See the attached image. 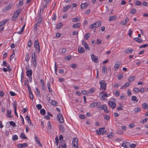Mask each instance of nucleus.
I'll return each instance as SVG.
<instances>
[{"label":"nucleus","mask_w":148,"mask_h":148,"mask_svg":"<svg viewBox=\"0 0 148 148\" xmlns=\"http://www.w3.org/2000/svg\"><path fill=\"white\" fill-rule=\"evenodd\" d=\"M34 47L36 51L38 53H39L40 51V48L39 43L38 40H36L34 42Z\"/></svg>","instance_id":"f03ea898"},{"label":"nucleus","mask_w":148,"mask_h":148,"mask_svg":"<svg viewBox=\"0 0 148 148\" xmlns=\"http://www.w3.org/2000/svg\"><path fill=\"white\" fill-rule=\"evenodd\" d=\"M134 3L136 5L138 6H140L141 5L142 3L140 1L136 0L135 1Z\"/></svg>","instance_id":"e433bc0d"},{"label":"nucleus","mask_w":148,"mask_h":148,"mask_svg":"<svg viewBox=\"0 0 148 148\" xmlns=\"http://www.w3.org/2000/svg\"><path fill=\"white\" fill-rule=\"evenodd\" d=\"M79 118L81 119H84L86 118L85 116L84 115L80 114L79 115Z\"/></svg>","instance_id":"e2e57ef3"},{"label":"nucleus","mask_w":148,"mask_h":148,"mask_svg":"<svg viewBox=\"0 0 148 148\" xmlns=\"http://www.w3.org/2000/svg\"><path fill=\"white\" fill-rule=\"evenodd\" d=\"M135 79V77L134 76L130 77L128 79V80L130 82H132Z\"/></svg>","instance_id":"c9c22d12"},{"label":"nucleus","mask_w":148,"mask_h":148,"mask_svg":"<svg viewBox=\"0 0 148 148\" xmlns=\"http://www.w3.org/2000/svg\"><path fill=\"white\" fill-rule=\"evenodd\" d=\"M11 111L10 110H8L7 111V116L10 118L12 117V116L11 115Z\"/></svg>","instance_id":"58836bf2"},{"label":"nucleus","mask_w":148,"mask_h":148,"mask_svg":"<svg viewBox=\"0 0 148 148\" xmlns=\"http://www.w3.org/2000/svg\"><path fill=\"white\" fill-rule=\"evenodd\" d=\"M99 84L101 86L100 89L101 90L104 89V90H105L106 88L107 83L104 80H102L101 81H99Z\"/></svg>","instance_id":"20e7f679"},{"label":"nucleus","mask_w":148,"mask_h":148,"mask_svg":"<svg viewBox=\"0 0 148 148\" xmlns=\"http://www.w3.org/2000/svg\"><path fill=\"white\" fill-rule=\"evenodd\" d=\"M25 68L26 70V75L28 77L31 76L32 74V70L31 69L29 70L27 67H26Z\"/></svg>","instance_id":"9b49d317"},{"label":"nucleus","mask_w":148,"mask_h":148,"mask_svg":"<svg viewBox=\"0 0 148 148\" xmlns=\"http://www.w3.org/2000/svg\"><path fill=\"white\" fill-rule=\"evenodd\" d=\"M106 106V105L104 104L98 106L97 108L99 110H103L104 109V108Z\"/></svg>","instance_id":"c85d7f7f"},{"label":"nucleus","mask_w":148,"mask_h":148,"mask_svg":"<svg viewBox=\"0 0 148 148\" xmlns=\"http://www.w3.org/2000/svg\"><path fill=\"white\" fill-rule=\"evenodd\" d=\"M13 5V3H12L9 4L7 6L4 7L3 9V12H6L7 11L10 9L12 6Z\"/></svg>","instance_id":"0eeeda50"},{"label":"nucleus","mask_w":148,"mask_h":148,"mask_svg":"<svg viewBox=\"0 0 148 148\" xmlns=\"http://www.w3.org/2000/svg\"><path fill=\"white\" fill-rule=\"evenodd\" d=\"M48 126L47 127V130L48 131H49V130H51V125L50 123V121H48Z\"/></svg>","instance_id":"49530a36"},{"label":"nucleus","mask_w":148,"mask_h":148,"mask_svg":"<svg viewBox=\"0 0 148 148\" xmlns=\"http://www.w3.org/2000/svg\"><path fill=\"white\" fill-rule=\"evenodd\" d=\"M122 146L125 148H128L130 146L129 143L128 142L123 143L122 144Z\"/></svg>","instance_id":"393cba45"},{"label":"nucleus","mask_w":148,"mask_h":148,"mask_svg":"<svg viewBox=\"0 0 148 148\" xmlns=\"http://www.w3.org/2000/svg\"><path fill=\"white\" fill-rule=\"evenodd\" d=\"M124 51L126 53H132V52L133 50L131 48H129L128 49H125L124 50Z\"/></svg>","instance_id":"a878e982"},{"label":"nucleus","mask_w":148,"mask_h":148,"mask_svg":"<svg viewBox=\"0 0 148 148\" xmlns=\"http://www.w3.org/2000/svg\"><path fill=\"white\" fill-rule=\"evenodd\" d=\"M28 90L29 94V97L31 99H33L34 98V96L33 95L32 92L30 87H28Z\"/></svg>","instance_id":"ddd939ff"},{"label":"nucleus","mask_w":148,"mask_h":148,"mask_svg":"<svg viewBox=\"0 0 148 148\" xmlns=\"http://www.w3.org/2000/svg\"><path fill=\"white\" fill-rule=\"evenodd\" d=\"M10 124L12 126L15 127L16 125L15 123L13 121H11L9 122Z\"/></svg>","instance_id":"5fc2aeb1"},{"label":"nucleus","mask_w":148,"mask_h":148,"mask_svg":"<svg viewBox=\"0 0 148 148\" xmlns=\"http://www.w3.org/2000/svg\"><path fill=\"white\" fill-rule=\"evenodd\" d=\"M108 103L109 105L112 109L114 108L116 106V104L111 101H109Z\"/></svg>","instance_id":"1a4fd4ad"},{"label":"nucleus","mask_w":148,"mask_h":148,"mask_svg":"<svg viewBox=\"0 0 148 148\" xmlns=\"http://www.w3.org/2000/svg\"><path fill=\"white\" fill-rule=\"evenodd\" d=\"M119 66L120 65L119 64H118L117 63H116L114 64V67L115 69H118L119 68Z\"/></svg>","instance_id":"13d9d810"},{"label":"nucleus","mask_w":148,"mask_h":148,"mask_svg":"<svg viewBox=\"0 0 148 148\" xmlns=\"http://www.w3.org/2000/svg\"><path fill=\"white\" fill-rule=\"evenodd\" d=\"M57 118L59 121L61 123L64 122L63 118L62 116L60 114H57Z\"/></svg>","instance_id":"6e6552de"},{"label":"nucleus","mask_w":148,"mask_h":148,"mask_svg":"<svg viewBox=\"0 0 148 148\" xmlns=\"http://www.w3.org/2000/svg\"><path fill=\"white\" fill-rule=\"evenodd\" d=\"M59 129L62 132H64L65 130L64 128L62 125L60 124L59 125Z\"/></svg>","instance_id":"7c9ffc66"},{"label":"nucleus","mask_w":148,"mask_h":148,"mask_svg":"<svg viewBox=\"0 0 148 148\" xmlns=\"http://www.w3.org/2000/svg\"><path fill=\"white\" fill-rule=\"evenodd\" d=\"M2 66H7L8 64L7 62L5 61H3L2 64H1Z\"/></svg>","instance_id":"0e129e2a"},{"label":"nucleus","mask_w":148,"mask_h":148,"mask_svg":"<svg viewBox=\"0 0 148 148\" xmlns=\"http://www.w3.org/2000/svg\"><path fill=\"white\" fill-rule=\"evenodd\" d=\"M136 12V9L135 8H132L130 10V13L132 14H134Z\"/></svg>","instance_id":"c03bdc74"},{"label":"nucleus","mask_w":148,"mask_h":148,"mask_svg":"<svg viewBox=\"0 0 148 148\" xmlns=\"http://www.w3.org/2000/svg\"><path fill=\"white\" fill-rule=\"evenodd\" d=\"M88 5V4L86 2L82 3L81 4V8L83 10Z\"/></svg>","instance_id":"dca6fc26"},{"label":"nucleus","mask_w":148,"mask_h":148,"mask_svg":"<svg viewBox=\"0 0 148 148\" xmlns=\"http://www.w3.org/2000/svg\"><path fill=\"white\" fill-rule=\"evenodd\" d=\"M147 120V118H145V119H144L140 121V123H144L146 122Z\"/></svg>","instance_id":"4d7b16f0"},{"label":"nucleus","mask_w":148,"mask_h":148,"mask_svg":"<svg viewBox=\"0 0 148 148\" xmlns=\"http://www.w3.org/2000/svg\"><path fill=\"white\" fill-rule=\"evenodd\" d=\"M21 10V8L17 10L14 13L13 16H12L11 20L12 21H14L16 20Z\"/></svg>","instance_id":"f257e3e1"},{"label":"nucleus","mask_w":148,"mask_h":148,"mask_svg":"<svg viewBox=\"0 0 148 148\" xmlns=\"http://www.w3.org/2000/svg\"><path fill=\"white\" fill-rule=\"evenodd\" d=\"M37 57L36 55L35 52L34 51V53L33 55L32 56V60L33 62V65L34 66L36 67V57Z\"/></svg>","instance_id":"423d86ee"},{"label":"nucleus","mask_w":148,"mask_h":148,"mask_svg":"<svg viewBox=\"0 0 148 148\" xmlns=\"http://www.w3.org/2000/svg\"><path fill=\"white\" fill-rule=\"evenodd\" d=\"M25 118L28 123L29 124L30 126L33 127V124L31 122L29 117L28 115H27L26 116Z\"/></svg>","instance_id":"f8f14e48"},{"label":"nucleus","mask_w":148,"mask_h":148,"mask_svg":"<svg viewBox=\"0 0 148 148\" xmlns=\"http://www.w3.org/2000/svg\"><path fill=\"white\" fill-rule=\"evenodd\" d=\"M81 26V23H75L73 24L72 26L73 28H78Z\"/></svg>","instance_id":"412c9836"},{"label":"nucleus","mask_w":148,"mask_h":148,"mask_svg":"<svg viewBox=\"0 0 148 148\" xmlns=\"http://www.w3.org/2000/svg\"><path fill=\"white\" fill-rule=\"evenodd\" d=\"M134 39L139 43H141L143 41V40L141 39H139L138 38H135Z\"/></svg>","instance_id":"f704fd0d"},{"label":"nucleus","mask_w":148,"mask_h":148,"mask_svg":"<svg viewBox=\"0 0 148 148\" xmlns=\"http://www.w3.org/2000/svg\"><path fill=\"white\" fill-rule=\"evenodd\" d=\"M62 26V24L61 23H59L56 25V29H58L60 28Z\"/></svg>","instance_id":"79ce46f5"},{"label":"nucleus","mask_w":148,"mask_h":148,"mask_svg":"<svg viewBox=\"0 0 148 148\" xmlns=\"http://www.w3.org/2000/svg\"><path fill=\"white\" fill-rule=\"evenodd\" d=\"M117 18V16L116 15L111 16L109 17L108 18L109 21H114Z\"/></svg>","instance_id":"4be33fe9"},{"label":"nucleus","mask_w":148,"mask_h":148,"mask_svg":"<svg viewBox=\"0 0 148 148\" xmlns=\"http://www.w3.org/2000/svg\"><path fill=\"white\" fill-rule=\"evenodd\" d=\"M47 88L49 90L50 92H52V89L50 88V83L49 82H47Z\"/></svg>","instance_id":"2f4dec72"},{"label":"nucleus","mask_w":148,"mask_h":148,"mask_svg":"<svg viewBox=\"0 0 148 148\" xmlns=\"http://www.w3.org/2000/svg\"><path fill=\"white\" fill-rule=\"evenodd\" d=\"M129 21V18L128 17H126L125 20L121 22V24L122 25H125L127 24V22H128Z\"/></svg>","instance_id":"f3484780"},{"label":"nucleus","mask_w":148,"mask_h":148,"mask_svg":"<svg viewBox=\"0 0 148 148\" xmlns=\"http://www.w3.org/2000/svg\"><path fill=\"white\" fill-rule=\"evenodd\" d=\"M78 141V139L76 138H74L72 142V144L73 147L77 148L78 145L77 142Z\"/></svg>","instance_id":"39448f33"},{"label":"nucleus","mask_w":148,"mask_h":148,"mask_svg":"<svg viewBox=\"0 0 148 148\" xmlns=\"http://www.w3.org/2000/svg\"><path fill=\"white\" fill-rule=\"evenodd\" d=\"M70 5H68L64 7L62 10L63 12H65L67 11L69 9L71 8Z\"/></svg>","instance_id":"aec40b11"},{"label":"nucleus","mask_w":148,"mask_h":148,"mask_svg":"<svg viewBox=\"0 0 148 148\" xmlns=\"http://www.w3.org/2000/svg\"><path fill=\"white\" fill-rule=\"evenodd\" d=\"M98 102H94L90 104L89 107L90 108H94L97 106Z\"/></svg>","instance_id":"a211bd4d"},{"label":"nucleus","mask_w":148,"mask_h":148,"mask_svg":"<svg viewBox=\"0 0 148 148\" xmlns=\"http://www.w3.org/2000/svg\"><path fill=\"white\" fill-rule=\"evenodd\" d=\"M105 129L104 127L100 128L99 129V131L98 130H96V132L98 135H100L101 134L102 132Z\"/></svg>","instance_id":"2eb2a0df"},{"label":"nucleus","mask_w":148,"mask_h":148,"mask_svg":"<svg viewBox=\"0 0 148 148\" xmlns=\"http://www.w3.org/2000/svg\"><path fill=\"white\" fill-rule=\"evenodd\" d=\"M35 141L39 146L40 147L42 146V145L40 143L39 140L36 136H35Z\"/></svg>","instance_id":"4468645a"},{"label":"nucleus","mask_w":148,"mask_h":148,"mask_svg":"<svg viewBox=\"0 0 148 148\" xmlns=\"http://www.w3.org/2000/svg\"><path fill=\"white\" fill-rule=\"evenodd\" d=\"M104 119L108 121L110 120V116L108 115H106L103 116Z\"/></svg>","instance_id":"a19ab883"},{"label":"nucleus","mask_w":148,"mask_h":148,"mask_svg":"<svg viewBox=\"0 0 148 148\" xmlns=\"http://www.w3.org/2000/svg\"><path fill=\"white\" fill-rule=\"evenodd\" d=\"M104 110L105 112L106 113H108L109 112V111L108 110V107L106 105V106L104 107V109H103Z\"/></svg>","instance_id":"3c124183"},{"label":"nucleus","mask_w":148,"mask_h":148,"mask_svg":"<svg viewBox=\"0 0 148 148\" xmlns=\"http://www.w3.org/2000/svg\"><path fill=\"white\" fill-rule=\"evenodd\" d=\"M114 134L112 132H111L107 136L108 137L110 138L114 136Z\"/></svg>","instance_id":"bf43d9fd"},{"label":"nucleus","mask_w":148,"mask_h":148,"mask_svg":"<svg viewBox=\"0 0 148 148\" xmlns=\"http://www.w3.org/2000/svg\"><path fill=\"white\" fill-rule=\"evenodd\" d=\"M36 107L38 110H40L42 108V106L40 104H38L36 105Z\"/></svg>","instance_id":"680f3d73"},{"label":"nucleus","mask_w":148,"mask_h":148,"mask_svg":"<svg viewBox=\"0 0 148 148\" xmlns=\"http://www.w3.org/2000/svg\"><path fill=\"white\" fill-rule=\"evenodd\" d=\"M134 112L137 113L140 111L141 109L138 107H136L134 108Z\"/></svg>","instance_id":"c756f323"},{"label":"nucleus","mask_w":148,"mask_h":148,"mask_svg":"<svg viewBox=\"0 0 148 148\" xmlns=\"http://www.w3.org/2000/svg\"><path fill=\"white\" fill-rule=\"evenodd\" d=\"M29 58H30L29 54L27 53H26L25 55V60L27 62H29Z\"/></svg>","instance_id":"72a5a7b5"},{"label":"nucleus","mask_w":148,"mask_h":148,"mask_svg":"<svg viewBox=\"0 0 148 148\" xmlns=\"http://www.w3.org/2000/svg\"><path fill=\"white\" fill-rule=\"evenodd\" d=\"M133 90L134 92L137 93L139 91V89L138 88H135L133 89Z\"/></svg>","instance_id":"6e6d98bb"},{"label":"nucleus","mask_w":148,"mask_h":148,"mask_svg":"<svg viewBox=\"0 0 148 148\" xmlns=\"http://www.w3.org/2000/svg\"><path fill=\"white\" fill-rule=\"evenodd\" d=\"M142 107L144 109H146L148 108V105L147 103H145L142 104Z\"/></svg>","instance_id":"473e14b6"},{"label":"nucleus","mask_w":148,"mask_h":148,"mask_svg":"<svg viewBox=\"0 0 148 148\" xmlns=\"http://www.w3.org/2000/svg\"><path fill=\"white\" fill-rule=\"evenodd\" d=\"M41 9H40V14L39 15V17L38 18V21H37V22L36 23H40L42 22V18L41 17H40V14H41Z\"/></svg>","instance_id":"cd10ccee"},{"label":"nucleus","mask_w":148,"mask_h":148,"mask_svg":"<svg viewBox=\"0 0 148 148\" xmlns=\"http://www.w3.org/2000/svg\"><path fill=\"white\" fill-rule=\"evenodd\" d=\"M70 6H71V8L73 9L74 7H76L77 6V5L76 3H73V5H70Z\"/></svg>","instance_id":"052dcab7"},{"label":"nucleus","mask_w":148,"mask_h":148,"mask_svg":"<svg viewBox=\"0 0 148 148\" xmlns=\"http://www.w3.org/2000/svg\"><path fill=\"white\" fill-rule=\"evenodd\" d=\"M23 1H20L19 2V3L18 4L19 5V6H21L23 5Z\"/></svg>","instance_id":"69168bd1"},{"label":"nucleus","mask_w":148,"mask_h":148,"mask_svg":"<svg viewBox=\"0 0 148 148\" xmlns=\"http://www.w3.org/2000/svg\"><path fill=\"white\" fill-rule=\"evenodd\" d=\"M61 146L63 148H66V145L65 142L64 140L61 141L60 143Z\"/></svg>","instance_id":"6ab92c4d"},{"label":"nucleus","mask_w":148,"mask_h":148,"mask_svg":"<svg viewBox=\"0 0 148 148\" xmlns=\"http://www.w3.org/2000/svg\"><path fill=\"white\" fill-rule=\"evenodd\" d=\"M131 100L132 101L137 102L138 101V99H137L136 96H133L131 97Z\"/></svg>","instance_id":"bb28decb"},{"label":"nucleus","mask_w":148,"mask_h":148,"mask_svg":"<svg viewBox=\"0 0 148 148\" xmlns=\"http://www.w3.org/2000/svg\"><path fill=\"white\" fill-rule=\"evenodd\" d=\"M108 97V95L107 93H105L104 94L102 95L101 97V99H104V97Z\"/></svg>","instance_id":"603ef678"},{"label":"nucleus","mask_w":148,"mask_h":148,"mask_svg":"<svg viewBox=\"0 0 148 148\" xmlns=\"http://www.w3.org/2000/svg\"><path fill=\"white\" fill-rule=\"evenodd\" d=\"M12 139L14 140H16L18 139V136L16 135H14L13 136Z\"/></svg>","instance_id":"09e8293b"},{"label":"nucleus","mask_w":148,"mask_h":148,"mask_svg":"<svg viewBox=\"0 0 148 148\" xmlns=\"http://www.w3.org/2000/svg\"><path fill=\"white\" fill-rule=\"evenodd\" d=\"M101 26L100 21H98L95 23L90 25L89 26V28L90 29L93 28H96Z\"/></svg>","instance_id":"7ed1b4c3"},{"label":"nucleus","mask_w":148,"mask_h":148,"mask_svg":"<svg viewBox=\"0 0 148 148\" xmlns=\"http://www.w3.org/2000/svg\"><path fill=\"white\" fill-rule=\"evenodd\" d=\"M90 34L89 33L86 34L84 36V38L86 40H87L90 37Z\"/></svg>","instance_id":"a18cd8bd"},{"label":"nucleus","mask_w":148,"mask_h":148,"mask_svg":"<svg viewBox=\"0 0 148 148\" xmlns=\"http://www.w3.org/2000/svg\"><path fill=\"white\" fill-rule=\"evenodd\" d=\"M91 57L92 61L96 63H98L99 62L98 60V58L96 56H95L94 54H92L91 55Z\"/></svg>","instance_id":"9d476101"},{"label":"nucleus","mask_w":148,"mask_h":148,"mask_svg":"<svg viewBox=\"0 0 148 148\" xmlns=\"http://www.w3.org/2000/svg\"><path fill=\"white\" fill-rule=\"evenodd\" d=\"M13 105L14 108V110H16V107H17V103L16 101H14V102L13 103Z\"/></svg>","instance_id":"864d4df0"},{"label":"nucleus","mask_w":148,"mask_h":148,"mask_svg":"<svg viewBox=\"0 0 148 148\" xmlns=\"http://www.w3.org/2000/svg\"><path fill=\"white\" fill-rule=\"evenodd\" d=\"M20 137L21 138L23 139H25L27 138L25 136V134H24L23 133H21Z\"/></svg>","instance_id":"4c0bfd02"},{"label":"nucleus","mask_w":148,"mask_h":148,"mask_svg":"<svg viewBox=\"0 0 148 148\" xmlns=\"http://www.w3.org/2000/svg\"><path fill=\"white\" fill-rule=\"evenodd\" d=\"M25 85L27 87V88L28 89V87H30L29 85V82L27 78V79L25 80Z\"/></svg>","instance_id":"37998d69"},{"label":"nucleus","mask_w":148,"mask_h":148,"mask_svg":"<svg viewBox=\"0 0 148 148\" xmlns=\"http://www.w3.org/2000/svg\"><path fill=\"white\" fill-rule=\"evenodd\" d=\"M46 113V111L44 109H41L40 110V113L42 115H45Z\"/></svg>","instance_id":"ea45409f"},{"label":"nucleus","mask_w":148,"mask_h":148,"mask_svg":"<svg viewBox=\"0 0 148 148\" xmlns=\"http://www.w3.org/2000/svg\"><path fill=\"white\" fill-rule=\"evenodd\" d=\"M116 133L119 134H122L123 133V132L121 130H117Z\"/></svg>","instance_id":"8fccbe9b"},{"label":"nucleus","mask_w":148,"mask_h":148,"mask_svg":"<svg viewBox=\"0 0 148 148\" xmlns=\"http://www.w3.org/2000/svg\"><path fill=\"white\" fill-rule=\"evenodd\" d=\"M50 101H51V104L53 106H56V104L57 103V102L54 100H50Z\"/></svg>","instance_id":"de8ad7c7"},{"label":"nucleus","mask_w":148,"mask_h":148,"mask_svg":"<svg viewBox=\"0 0 148 148\" xmlns=\"http://www.w3.org/2000/svg\"><path fill=\"white\" fill-rule=\"evenodd\" d=\"M132 31L131 29H130L129 30V32L128 34V35H129V36L130 37H131L132 36Z\"/></svg>","instance_id":"338daca9"},{"label":"nucleus","mask_w":148,"mask_h":148,"mask_svg":"<svg viewBox=\"0 0 148 148\" xmlns=\"http://www.w3.org/2000/svg\"><path fill=\"white\" fill-rule=\"evenodd\" d=\"M78 52L80 53H84L85 51L84 48L82 47H81L80 48H79L78 49Z\"/></svg>","instance_id":"b1692460"},{"label":"nucleus","mask_w":148,"mask_h":148,"mask_svg":"<svg viewBox=\"0 0 148 148\" xmlns=\"http://www.w3.org/2000/svg\"><path fill=\"white\" fill-rule=\"evenodd\" d=\"M102 40L99 39H97V43L99 45L101 43Z\"/></svg>","instance_id":"774afa93"},{"label":"nucleus","mask_w":148,"mask_h":148,"mask_svg":"<svg viewBox=\"0 0 148 148\" xmlns=\"http://www.w3.org/2000/svg\"><path fill=\"white\" fill-rule=\"evenodd\" d=\"M102 73L103 74L107 73V67L106 65H104L102 67Z\"/></svg>","instance_id":"5701e85b"}]
</instances>
